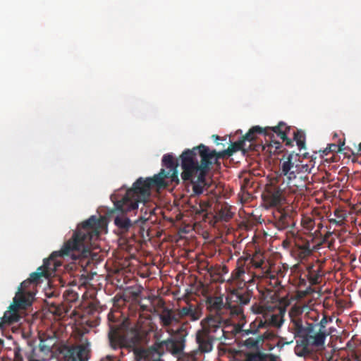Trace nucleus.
I'll return each instance as SVG.
<instances>
[{"instance_id":"nucleus-11","label":"nucleus","mask_w":361,"mask_h":361,"mask_svg":"<svg viewBox=\"0 0 361 361\" xmlns=\"http://www.w3.org/2000/svg\"><path fill=\"white\" fill-rule=\"evenodd\" d=\"M267 129V133H262V135H264L265 137H268L270 144L269 148L270 152L274 154L279 153L281 152V143L279 141L274 140V134H276L278 137L283 141V142L286 143V145L288 147L293 146V140L288 137V134L290 133L291 128L286 125L284 122H279L276 126L274 127H266Z\"/></svg>"},{"instance_id":"nucleus-17","label":"nucleus","mask_w":361,"mask_h":361,"mask_svg":"<svg viewBox=\"0 0 361 361\" xmlns=\"http://www.w3.org/2000/svg\"><path fill=\"white\" fill-rule=\"evenodd\" d=\"M205 302L207 309L210 312L208 316L222 317L226 308V303H224L221 296H208Z\"/></svg>"},{"instance_id":"nucleus-36","label":"nucleus","mask_w":361,"mask_h":361,"mask_svg":"<svg viewBox=\"0 0 361 361\" xmlns=\"http://www.w3.org/2000/svg\"><path fill=\"white\" fill-rule=\"evenodd\" d=\"M26 357L28 361H44L45 358L39 357L35 352V349H31L30 353H26Z\"/></svg>"},{"instance_id":"nucleus-51","label":"nucleus","mask_w":361,"mask_h":361,"mask_svg":"<svg viewBox=\"0 0 361 361\" xmlns=\"http://www.w3.org/2000/svg\"><path fill=\"white\" fill-rule=\"evenodd\" d=\"M3 343V341H0V345Z\"/></svg>"},{"instance_id":"nucleus-2","label":"nucleus","mask_w":361,"mask_h":361,"mask_svg":"<svg viewBox=\"0 0 361 361\" xmlns=\"http://www.w3.org/2000/svg\"><path fill=\"white\" fill-rule=\"evenodd\" d=\"M100 221L91 216L87 220L80 224L74 231L73 236L64 243L61 249L53 252L49 258L44 259L43 265L32 273L30 280L32 283L38 284L42 278L47 279L53 272L62 265L59 257L71 256L82 268L90 263V250L88 245L99 235Z\"/></svg>"},{"instance_id":"nucleus-13","label":"nucleus","mask_w":361,"mask_h":361,"mask_svg":"<svg viewBox=\"0 0 361 361\" xmlns=\"http://www.w3.org/2000/svg\"><path fill=\"white\" fill-rule=\"evenodd\" d=\"M298 162L299 155L295 153H290L281 161V175L287 178L288 184L293 183L297 175L300 174Z\"/></svg>"},{"instance_id":"nucleus-25","label":"nucleus","mask_w":361,"mask_h":361,"mask_svg":"<svg viewBox=\"0 0 361 361\" xmlns=\"http://www.w3.org/2000/svg\"><path fill=\"white\" fill-rule=\"evenodd\" d=\"M55 345V339L53 337H48L45 339L40 338L39 350L45 355L52 353V348Z\"/></svg>"},{"instance_id":"nucleus-24","label":"nucleus","mask_w":361,"mask_h":361,"mask_svg":"<svg viewBox=\"0 0 361 361\" xmlns=\"http://www.w3.org/2000/svg\"><path fill=\"white\" fill-rule=\"evenodd\" d=\"M245 262L247 267L249 266L253 267L256 269H262L264 264V259L262 255L256 253L254 256L250 255L244 256Z\"/></svg>"},{"instance_id":"nucleus-6","label":"nucleus","mask_w":361,"mask_h":361,"mask_svg":"<svg viewBox=\"0 0 361 361\" xmlns=\"http://www.w3.org/2000/svg\"><path fill=\"white\" fill-rule=\"evenodd\" d=\"M293 330L295 337L299 338L294 349L295 353L299 357L310 356L314 348H322L324 345V335L315 332L313 323H307L306 326H303L300 319H295L293 323Z\"/></svg>"},{"instance_id":"nucleus-27","label":"nucleus","mask_w":361,"mask_h":361,"mask_svg":"<svg viewBox=\"0 0 361 361\" xmlns=\"http://www.w3.org/2000/svg\"><path fill=\"white\" fill-rule=\"evenodd\" d=\"M301 225L304 229L308 231L307 234L313 233L312 231L315 227V221L312 217L305 215L302 217Z\"/></svg>"},{"instance_id":"nucleus-8","label":"nucleus","mask_w":361,"mask_h":361,"mask_svg":"<svg viewBox=\"0 0 361 361\" xmlns=\"http://www.w3.org/2000/svg\"><path fill=\"white\" fill-rule=\"evenodd\" d=\"M201 325L202 329L196 332L195 340L198 346L197 350L204 354L212 350L214 342L220 341L224 333L214 325L213 316L202 319Z\"/></svg>"},{"instance_id":"nucleus-50","label":"nucleus","mask_w":361,"mask_h":361,"mask_svg":"<svg viewBox=\"0 0 361 361\" xmlns=\"http://www.w3.org/2000/svg\"><path fill=\"white\" fill-rule=\"evenodd\" d=\"M140 212H141V213H142V212H143V208H141V211H140Z\"/></svg>"},{"instance_id":"nucleus-33","label":"nucleus","mask_w":361,"mask_h":361,"mask_svg":"<svg viewBox=\"0 0 361 361\" xmlns=\"http://www.w3.org/2000/svg\"><path fill=\"white\" fill-rule=\"evenodd\" d=\"M203 359L204 354L197 350H195L188 354L183 361H202Z\"/></svg>"},{"instance_id":"nucleus-29","label":"nucleus","mask_w":361,"mask_h":361,"mask_svg":"<svg viewBox=\"0 0 361 361\" xmlns=\"http://www.w3.org/2000/svg\"><path fill=\"white\" fill-rule=\"evenodd\" d=\"M332 321V319L330 317H328L326 315L323 314L322 319L320 320V322L314 324L315 328L319 327V329L317 331H315V332H321L324 335V341H326V337L329 335V333L326 330V326L327 323L331 322Z\"/></svg>"},{"instance_id":"nucleus-41","label":"nucleus","mask_w":361,"mask_h":361,"mask_svg":"<svg viewBox=\"0 0 361 361\" xmlns=\"http://www.w3.org/2000/svg\"><path fill=\"white\" fill-rule=\"evenodd\" d=\"M345 348L353 351L355 348V343L352 341H348V343H346Z\"/></svg>"},{"instance_id":"nucleus-16","label":"nucleus","mask_w":361,"mask_h":361,"mask_svg":"<svg viewBox=\"0 0 361 361\" xmlns=\"http://www.w3.org/2000/svg\"><path fill=\"white\" fill-rule=\"evenodd\" d=\"M176 310L180 322L185 318H188L190 322H196L202 314V308L199 305L190 302H187L186 305Z\"/></svg>"},{"instance_id":"nucleus-14","label":"nucleus","mask_w":361,"mask_h":361,"mask_svg":"<svg viewBox=\"0 0 361 361\" xmlns=\"http://www.w3.org/2000/svg\"><path fill=\"white\" fill-rule=\"evenodd\" d=\"M295 214L290 209L277 208L273 212V222L275 228L283 231L295 226Z\"/></svg>"},{"instance_id":"nucleus-47","label":"nucleus","mask_w":361,"mask_h":361,"mask_svg":"<svg viewBox=\"0 0 361 361\" xmlns=\"http://www.w3.org/2000/svg\"><path fill=\"white\" fill-rule=\"evenodd\" d=\"M149 214H152L153 213L152 210L149 209Z\"/></svg>"},{"instance_id":"nucleus-37","label":"nucleus","mask_w":361,"mask_h":361,"mask_svg":"<svg viewBox=\"0 0 361 361\" xmlns=\"http://www.w3.org/2000/svg\"><path fill=\"white\" fill-rule=\"evenodd\" d=\"M279 316L276 314H271L269 318L264 317V321L267 322V327L269 326H279L280 324H279Z\"/></svg>"},{"instance_id":"nucleus-7","label":"nucleus","mask_w":361,"mask_h":361,"mask_svg":"<svg viewBox=\"0 0 361 361\" xmlns=\"http://www.w3.org/2000/svg\"><path fill=\"white\" fill-rule=\"evenodd\" d=\"M31 283L30 279L20 283L13 299V302L8 307V310L4 312V317H0V329L6 324L10 325L19 322L21 318L20 310H25L31 305L32 294L29 291H25Z\"/></svg>"},{"instance_id":"nucleus-44","label":"nucleus","mask_w":361,"mask_h":361,"mask_svg":"<svg viewBox=\"0 0 361 361\" xmlns=\"http://www.w3.org/2000/svg\"><path fill=\"white\" fill-rule=\"evenodd\" d=\"M212 137L215 140V141L220 140V137L216 135H213Z\"/></svg>"},{"instance_id":"nucleus-48","label":"nucleus","mask_w":361,"mask_h":361,"mask_svg":"<svg viewBox=\"0 0 361 361\" xmlns=\"http://www.w3.org/2000/svg\"><path fill=\"white\" fill-rule=\"evenodd\" d=\"M293 343V341H289V342H286V344H290V343Z\"/></svg>"},{"instance_id":"nucleus-39","label":"nucleus","mask_w":361,"mask_h":361,"mask_svg":"<svg viewBox=\"0 0 361 361\" xmlns=\"http://www.w3.org/2000/svg\"><path fill=\"white\" fill-rule=\"evenodd\" d=\"M21 352L22 350L20 347H16L14 348L13 361H23V357Z\"/></svg>"},{"instance_id":"nucleus-46","label":"nucleus","mask_w":361,"mask_h":361,"mask_svg":"<svg viewBox=\"0 0 361 361\" xmlns=\"http://www.w3.org/2000/svg\"><path fill=\"white\" fill-rule=\"evenodd\" d=\"M112 316H113V315H112V314H111V313H109V314H108V318H109V320H111V317H112Z\"/></svg>"},{"instance_id":"nucleus-26","label":"nucleus","mask_w":361,"mask_h":361,"mask_svg":"<svg viewBox=\"0 0 361 361\" xmlns=\"http://www.w3.org/2000/svg\"><path fill=\"white\" fill-rule=\"evenodd\" d=\"M293 140L296 142L300 151L305 148V134L302 130H296L293 133Z\"/></svg>"},{"instance_id":"nucleus-20","label":"nucleus","mask_w":361,"mask_h":361,"mask_svg":"<svg viewBox=\"0 0 361 361\" xmlns=\"http://www.w3.org/2000/svg\"><path fill=\"white\" fill-rule=\"evenodd\" d=\"M213 320L214 322V325L216 327H219L220 330H221V332H223L224 335L221 337V340H228L232 339L234 336L231 334L230 329L226 327L227 323L229 322L228 319H224L223 317H214L213 316Z\"/></svg>"},{"instance_id":"nucleus-12","label":"nucleus","mask_w":361,"mask_h":361,"mask_svg":"<svg viewBox=\"0 0 361 361\" xmlns=\"http://www.w3.org/2000/svg\"><path fill=\"white\" fill-rule=\"evenodd\" d=\"M267 129L262 128L259 126H255L252 127L249 130V131L245 135H243L240 140H239L237 142H231V139L229 138L228 141L231 142L229 147L226 150H223L219 153L216 152L217 159L219 158L229 157L232 156L235 152L240 150H243L245 152V141H253L256 139L257 133H267Z\"/></svg>"},{"instance_id":"nucleus-32","label":"nucleus","mask_w":361,"mask_h":361,"mask_svg":"<svg viewBox=\"0 0 361 361\" xmlns=\"http://www.w3.org/2000/svg\"><path fill=\"white\" fill-rule=\"evenodd\" d=\"M265 336L264 335H258L257 338H249L244 341V345L247 348L257 347L260 342H262Z\"/></svg>"},{"instance_id":"nucleus-5","label":"nucleus","mask_w":361,"mask_h":361,"mask_svg":"<svg viewBox=\"0 0 361 361\" xmlns=\"http://www.w3.org/2000/svg\"><path fill=\"white\" fill-rule=\"evenodd\" d=\"M129 190L130 188L126 190L125 194H122V188H121L110 197L114 205V208L111 212L112 214L118 213V215L114 218V224L121 234L130 233L132 235H134L135 233H138L144 237V233H147V231H145V228L142 224L149 219V217L145 216L147 214V210L145 212V216L141 214L139 218L133 222H132L125 214L137 209L139 203H142L143 206H145L149 199H146L145 201L139 200L136 202L135 208H130V204L137 201V197H130L125 200L124 198L127 196V193Z\"/></svg>"},{"instance_id":"nucleus-28","label":"nucleus","mask_w":361,"mask_h":361,"mask_svg":"<svg viewBox=\"0 0 361 361\" xmlns=\"http://www.w3.org/2000/svg\"><path fill=\"white\" fill-rule=\"evenodd\" d=\"M245 322L246 321L238 322L237 324H227L226 327H228L230 329L231 334L234 337L240 334H241V335L243 336H245L244 332L245 329H243L244 325L245 324Z\"/></svg>"},{"instance_id":"nucleus-35","label":"nucleus","mask_w":361,"mask_h":361,"mask_svg":"<svg viewBox=\"0 0 361 361\" xmlns=\"http://www.w3.org/2000/svg\"><path fill=\"white\" fill-rule=\"evenodd\" d=\"M344 145V142L342 145L337 144H330L329 146L324 150V153L326 155L330 152H339L342 151V146Z\"/></svg>"},{"instance_id":"nucleus-45","label":"nucleus","mask_w":361,"mask_h":361,"mask_svg":"<svg viewBox=\"0 0 361 361\" xmlns=\"http://www.w3.org/2000/svg\"><path fill=\"white\" fill-rule=\"evenodd\" d=\"M358 153H360L361 154V142L360 143L359 145V147H358Z\"/></svg>"},{"instance_id":"nucleus-19","label":"nucleus","mask_w":361,"mask_h":361,"mask_svg":"<svg viewBox=\"0 0 361 361\" xmlns=\"http://www.w3.org/2000/svg\"><path fill=\"white\" fill-rule=\"evenodd\" d=\"M87 353L85 346L79 345L68 348L66 357L68 361H85L87 359Z\"/></svg>"},{"instance_id":"nucleus-22","label":"nucleus","mask_w":361,"mask_h":361,"mask_svg":"<svg viewBox=\"0 0 361 361\" xmlns=\"http://www.w3.org/2000/svg\"><path fill=\"white\" fill-rule=\"evenodd\" d=\"M267 328V322L264 321V317H257L253 322L250 323L249 329H245L244 332L245 336L249 334L256 335L259 333V329Z\"/></svg>"},{"instance_id":"nucleus-15","label":"nucleus","mask_w":361,"mask_h":361,"mask_svg":"<svg viewBox=\"0 0 361 361\" xmlns=\"http://www.w3.org/2000/svg\"><path fill=\"white\" fill-rule=\"evenodd\" d=\"M262 197L269 207H278L284 200L283 190L279 186L273 184L266 185Z\"/></svg>"},{"instance_id":"nucleus-21","label":"nucleus","mask_w":361,"mask_h":361,"mask_svg":"<svg viewBox=\"0 0 361 361\" xmlns=\"http://www.w3.org/2000/svg\"><path fill=\"white\" fill-rule=\"evenodd\" d=\"M245 267H247V264L245 262L244 256H242L238 259L237 267L231 273V279L234 281L245 282L244 278L245 274Z\"/></svg>"},{"instance_id":"nucleus-30","label":"nucleus","mask_w":361,"mask_h":361,"mask_svg":"<svg viewBox=\"0 0 361 361\" xmlns=\"http://www.w3.org/2000/svg\"><path fill=\"white\" fill-rule=\"evenodd\" d=\"M52 307H54V310L53 311L54 314L58 315L59 317H64L66 314L68 313L71 307L66 302L60 305L52 304Z\"/></svg>"},{"instance_id":"nucleus-42","label":"nucleus","mask_w":361,"mask_h":361,"mask_svg":"<svg viewBox=\"0 0 361 361\" xmlns=\"http://www.w3.org/2000/svg\"><path fill=\"white\" fill-rule=\"evenodd\" d=\"M101 361H114V357L111 355H107L105 358L102 359Z\"/></svg>"},{"instance_id":"nucleus-43","label":"nucleus","mask_w":361,"mask_h":361,"mask_svg":"<svg viewBox=\"0 0 361 361\" xmlns=\"http://www.w3.org/2000/svg\"><path fill=\"white\" fill-rule=\"evenodd\" d=\"M322 227V224L321 223L318 224V229L316 231H319V233H317V236L320 235L319 229Z\"/></svg>"},{"instance_id":"nucleus-1","label":"nucleus","mask_w":361,"mask_h":361,"mask_svg":"<svg viewBox=\"0 0 361 361\" xmlns=\"http://www.w3.org/2000/svg\"><path fill=\"white\" fill-rule=\"evenodd\" d=\"M161 324L173 337L162 341H156L152 346L144 348L140 345L147 343L145 333L131 330L126 334L111 331L109 334L110 344L114 348H119L133 351L135 361H164L161 357L165 351L173 355L182 353L185 338L188 335L189 322H180L176 310L164 308L159 314Z\"/></svg>"},{"instance_id":"nucleus-52","label":"nucleus","mask_w":361,"mask_h":361,"mask_svg":"<svg viewBox=\"0 0 361 361\" xmlns=\"http://www.w3.org/2000/svg\"><path fill=\"white\" fill-rule=\"evenodd\" d=\"M358 361H361V360H358Z\"/></svg>"},{"instance_id":"nucleus-9","label":"nucleus","mask_w":361,"mask_h":361,"mask_svg":"<svg viewBox=\"0 0 361 361\" xmlns=\"http://www.w3.org/2000/svg\"><path fill=\"white\" fill-rule=\"evenodd\" d=\"M317 233L307 234L306 238L302 236H296L295 238V250L294 253L297 259L300 262L306 259L312 254L313 250L319 249L323 244H328V247L331 248L333 245L332 242H329V238L332 233L327 232L323 238H317Z\"/></svg>"},{"instance_id":"nucleus-40","label":"nucleus","mask_w":361,"mask_h":361,"mask_svg":"<svg viewBox=\"0 0 361 361\" xmlns=\"http://www.w3.org/2000/svg\"><path fill=\"white\" fill-rule=\"evenodd\" d=\"M228 352H229V349L226 346V345L223 343H221L218 345V354L219 356H223L226 355Z\"/></svg>"},{"instance_id":"nucleus-4","label":"nucleus","mask_w":361,"mask_h":361,"mask_svg":"<svg viewBox=\"0 0 361 361\" xmlns=\"http://www.w3.org/2000/svg\"><path fill=\"white\" fill-rule=\"evenodd\" d=\"M162 166L165 169H161L160 171L153 177L137 178L133 184L132 188L124 198L128 199L130 197H137V201L133 202L130 205V208H135L137 201H145L149 199L151 189L154 187L158 189L166 188L170 184L179 183L178 173V161L174 159L171 154H166L162 157Z\"/></svg>"},{"instance_id":"nucleus-38","label":"nucleus","mask_w":361,"mask_h":361,"mask_svg":"<svg viewBox=\"0 0 361 361\" xmlns=\"http://www.w3.org/2000/svg\"><path fill=\"white\" fill-rule=\"evenodd\" d=\"M219 214H220L221 217L226 221L232 218V214L230 212V210L227 208H224V209L222 208L219 211Z\"/></svg>"},{"instance_id":"nucleus-34","label":"nucleus","mask_w":361,"mask_h":361,"mask_svg":"<svg viewBox=\"0 0 361 361\" xmlns=\"http://www.w3.org/2000/svg\"><path fill=\"white\" fill-rule=\"evenodd\" d=\"M298 165L300 173H311L312 169L314 168V163L312 160L310 161V164H302V161L299 159Z\"/></svg>"},{"instance_id":"nucleus-3","label":"nucleus","mask_w":361,"mask_h":361,"mask_svg":"<svg viewBox=\"0 0 361 361\" xmlns=\"http://www.w3.org/2000/svg\"><path fill=\"white\" fill-rule=\"evenodd\" d=\"M181 161V178L192 185V192L200 195L208 191L212 181L206 175L212 164L217 161L216 152L203 144L185 149L180 156Z\"/></svg>"},{"instance_id":"nucleus-23","label":"nucleus","mask_w":361,"mask_h":361,"mask_svg":"<svg viewBox=\"0 0 361 361\" xmlns=\"http://www.w3.org/2000/svg\"><path fill=\"white\" fill-rule=\"evenodd\" d=\"M334 218H329V221L331 224H335L338 226H343L345 225L346 219L348 217L347 211L338 207L334 211Z\"/></svg>"},{"instance_id":"nucleus-31","label":"nucleus","mask_w":361,"mask_h":361,"mask_svg":"<svg viewBox=\"0 0 361 361\" xmlns=\"http://www.w3.org/2000/svg\"><path fill=\"white\" fill-rule=\"evenodd\" d=\"M63 297L64 298L65 302L68 303L69 306H71L70 303L76 302L78 299V293L75 291L71 289L66 290L65 292L63 293Z\"/></svg>"},{"instance_id":"nucleus-10","label":"nucleus","mask_w":361,"mask_h":361,"mask_svg":"<svg viewBox=\"0 0 361 361\" xmlns=\"http://www.w3.org/2000/svg\"><path fill=\"white\" fill-rule=\"evenodd\" d=\"M252 293L248 290H233L226 298V310H228L231 317L238 322L245 321L243 307L250 303Z\"/></svg>"},{"instance_id":"nucleus-49","label":"nucleus","mask_w":361,"mask_h":361,"mask_svg":"<svg viewBox=\"0 0 361 361\" xmlns=\"http://www.w3.org/2000/svg\"><path fill=\"white\" fill-rule=\"evenodd\" d=\"M293 186H298L296 183H293Z\"/></svg>"},{"instance_id":"nucleus-18","label":"nucleus","mask_w":361,"mask_h":361,"mask_svg":"<svg viewBox=\"0 0 361 361\" xmlns=\"http://www.w3.org/2000/svg\"><path fill=\"white\" fill-rule=\"evenodd\" d=\"M323 264L317 260L314 263L307 267V277L311 285H316L320 283L322 274Z\"/></svg>"}]
</instances>
